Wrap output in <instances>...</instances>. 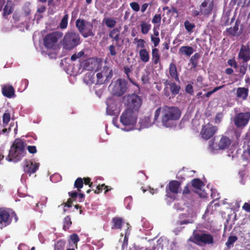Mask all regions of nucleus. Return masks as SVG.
<instances>
[{
    "label": "nucleus",
    "instance_id": "e433bc0d",
    "mask_svg": "<svg viewBox=\"0 0 250 250\" xmlns=\"http://www.w3.org/2000/svg\"><path fill=\"white\" fill-rule=\"evenodd\" d=\"M71 225L72 221L70 217L69 216H66L63 219V229L64 230H67Z\"/></svg>",
    "mask_w": 250,
    "mask_h": 250
},
{
    "label": "nucleus",
    "instance_id": "13d9d810",
    "mask_svg": "<svg viewBox=\"0 0 250 250\" xmlns=\"http://www.w3.org/2000/svg\"><path fill=\"white\" fill-rule=\"evenodd\" d=\"M109 54L111 56H115L116 55L115 46L113 44L110 45L108 47Z\"/></svg>",
    "mask_w": 250,
    "mask_h": 250
},
{
    "label": "nucleus",
    "instance_id": "bf43d9fd",
    "mask_svg": "<svg viewBox=\"0 0 250 250\" xmlns=\"http://www.w3.org/2000/svg\"><path fill=\"white\" fill-rule=\"evenodd\" d=\"M151 41L154 44V46L155 47L159 45L160 42V40L159 37H154L153 36H151Z\"/></svg>",
    "mask_w": 250,
    "mask_h": 250
},
{
    "label": "nucleus",
    "instance_id": "cd10ccee",
    "mask_svg": "<svg viewBox=\"0 0 250 250\" xmlns=\"http://www.w3.org/2000/svg\"><path fill=\"white\" fill-rule=\"evenodd\" d=\"M140 60L145 63L148 62L149 60V55L146 49H142L139 52Z\"/></svg>",
    "mask_w": 250,
    "mask_h": 250
},
{
    "label": "nucleus",
    "instance_id": "4c0bfd02",
    "mask_svg": "<svg viewBox=\"0 0 250 250\" xmlns=\"http://www.w3.org/2000/svg\"><path fill=\"white\" fill-rule=\"evenodd\" d=\"M65 246V241L62 240H60L55 244L54 250H64Z\"/></svg>",
    "mask_w": 250,
    "mask_h": 250
},
{
    "label": "nucleus",
    "instance_id": "69168bd1",
    "mask_svg": "<svg viewBox=\"0 0 250 250\" xmlns=\"http://www.w3.org/2000/svg\"><path fill=\"white\" fill-rule=\"evenodd\" d=\"M242 208L246 212L250 213V204L248 203H245L242 206Z\"/></svg>",
    "mask_w": 250,
    "mask_h": 250
},
{
    "label": "nucleus",
    "instance_id": "37998d69",
    "mask_svg": "<svg viewBox=\"0 0 250 250\" xmlns=\"http://www.w3.org/2000/svg\"><path fill=\"white\" fill-rule=\"evenodd\" d=\"M150 73L148 71L144 72L141 77V81L143 84L149 83Z\"/></svg>",
    "mask_w": 250,
    "mask_h": 250
},
{
    "label": "nucleus",
    "instance_id": "6e6d98bb",
    "mask_svg": "<svg viewBox=\"0 0 250 250\" xmlns=\"http://www.w3.org/2000/svg\"><path fill=\"white\" fill-rule=\"evenodd\" d=\"M228 64L234 68H238V65L234 59H229L227 62Z\"/></svg>",
    "mask_w": 250,
    "mask_h": 250
},
{
    "label": "nucleus",
    "instance_id": "58836bf2",
    "mask_svg": "<svg viewBox=\"0 0 250 250\" xmlns=\"http://www.w3.org/2000/svg\"><path fill=\"white\" fill-rule=\"evenodd\" d=\"M83 182L82 178H78L75 181L74 187L76 188L79 192L81 191V189L83 187Z\"/></svg>",
    "mask_w": 250,
    "mask_h": 250
},
{
    "label": "nucleus",
    "instance_id": "9b49d317",
    "mask_svg": "<svg viewBox=\"0 0 250 250\" xmlns=\"http://www.w3.org/2000/svg\"><path fill=\"white\" fill-rule=\"evenodd\" d=\"M250 119V112H240L236 114L234 117L235 125L238 128H243L248 124Z\"/></svg>",
    "mask_w": 250,
    "mask_h": 250
},
{
    "label": "nucleus",
    "instance_id": "20e7f679",
    "mask_svg": "<svg viewBox=\"0 0 250 250\" xmlns=\"http://www.w3.org/2000/svg\"><path fill=\"white\" fill-rule=\"evenodd\" d=\"M189 241L197 245H212L214 243L213 236L205 230H194L192 236L190 237Z\"/></svg>",
    "mask_w": 250,
    "mask_h": 250
},
{
    "label": "nucleus",
    "instance_id": "c756f323",
    "mask_svg": "<svg viewBox=\"0 0 250 250\" xmlns=\"http://www.w3.org/2000/svg\"><path fill=\"white\" fill-rule=\"evenodd\" d=\"M112 222L113 223L112 229H121L123 224V219L118 217H114L112 218Z\"/></svg>",
    "mask_w": 250,
    "mask_h": 250
},
{
    "label": "nucleus",
    "instance_id": "8fccbe9b",
    "mask_svg": "<svg viewBox=\"0 0 250 250\" xmlns=\"http://www.w3.org/2000/svg\"><path fill=\"white\" fill-rule=\"evenodd\" d=\"M223 117L224 114L223 112L217 113L214 118V123L217 124L220 123Z\"/></svg>",
    "mask_w": 250,
    "mask_h": 250
},
{
    "label": "nucleus",
    "instance_id": "4be33fe9",
    "mask_svg": "<svg viewBox=\"0 0 250 250\" xmlns=\"http://www.w3.org/2000/svg\"><path fill=\"white\" fill-rule=\"evenodd\" d=\"M230 144V139L229 137L223 135L218 143V146L220 149H225L228 148Z\"/></svg>",
    "mask_w": 250,
    "mask_h": 250
},
{
    "label": "nucleus",
    "instance_id": "f8f14e48",
    "mask_svg": "<svg viewBox=\"0 0 250 250\" xmlns=\"http://www.w3.org/2000/svg\"><path fill=\"white\" fill-rule=\"evenodd\" d=\"M181 182L177 180L170 181L166 188L167 196L171 197V194H177L179 192Z\"/></svg>",
    "mask_w": 250,
    "mask_h": 250
},
{
    "label": "nucleus",
    "instance_id": "b1692460",
    "mask_svg": "<svg viewBox=\"0 0 250 250\" xmlns=\"http://www.w3.org/2000/svg\"><path fill=\"white\" fill-rule=\"evenodd\" d=\"M96 63L93 62L92 60L89 59L81 62V66L85 70L92 71L94 69Z\"/></svg>",
    "mask_w": 250,
    "mask_h": 250
},
{
    "label": "nucleus",
    "instance_id": "864d4df0",
    "mask_svg": "<svg viewBox=\"0 0 250 250\" xmlns=\"http://www.w3.org/2000/svg\"><path fill=\"white\" fill-rule=\"evenodd\" d=\"M193 220L192 219H186L178 221L177 222V225L181 226L184 224H192L193 223Z\"/></svg>",
    "mask_w": 250,
    "mask_h": 250
},
{
    "label": "nucleus",
    "instance_id": "e2e57ef3",
    "mask_svg": "<svg viewBox=\"0 0 250 250\" xmlns=\"http://www.w3.org/2000/svg\"><path fill=\"white\" fill-rule=\"evenodd\" d=\"M83 179V184L85 185H88L89 187L91 188L93 185V183L90 182V178L89 177L84 178Z\"/></svg>",
    "mask_w": 250,
    "mask_h": 250
},
{
    "label": "nucleus",
    "instance_id": "774afa93",
    "mask_svg": "<svg viewBox=\"0 0 250 250\" xmlns=\"http://www.w3.org/2000/svg\"><path fill=\"white\" fill-rule=\"evenodd\" d=\"M68 195L71 197L70 198L74 200V199L76 198L78 195V192L74 191L68 192Z\"/></svg>",
    "mask_w": 250,
    "mask_h": 250
},
{
    "label": "nucleus",
    "instance_id": "412c9836",
    "mask_svg": "<svg viewBox=\"0 0 250 250\" xmlns=\"http://www.w3.org/2000/svg\"><path fill=\"white\" fill-rule=\"evenodd\" d=\"M168 70L170 78L177 82H180L176 64L173 62H171L169 65Z\"/></svg>",
    "mask_w": 250,
    "mask_h": 250
},
{
    "label": "nucleus",
    "instance_id": "79ce46f5",
    "mask_svg": "<svg viewBox=\"0 0 250 250\" xmlns=\"http://www.w3.org/2000/svg\"><path fill=\"white\" fill-rule=\"evenodd\" d=\"M184 26L188 32H192L193 29L195 27V25L194 23H190L187 20L184 22Z\"/></svg>",
    "mask_w": 250,
    "mask_h": 250
},
{
    "label": "nucleus",
    "instance_id": "3c124183",
    "mask_svg": "<svg viewBox=\"0 0 250 250\" xmlns=\"http://www.w3.org/2000/svg\"><path fill=\"white\" fill-rule=\"evenodd\" d=\"M84 55L83 51H80L78 53L74 54L71 57V60L72 61H75L77 59L81 58Z\"/></svg>",
    "mask_w": 250,
    "mask_h": 250
},
{
    "label": "nucleus",
    "instance_id": "473e14b6",
    "mask_svg": "<svg viewBox=\"0 0 250 250\" xmlns=\"http://www.w3.org/2000/svg\"><path fill=\"white\" fill-rule=\"evenodd\" d=\"M103 189H105L104 193L106 194L109 190H111L112 188H108V186H105L104 184L99 185L97 186L96 189L94 190V193L96 194H99L101 193Z\"/></svg>",
    "mask_w": 250,
    "mask_h": 250
},
{
    "label": "nucleus",
    "instance_id": "a878e982",
    "mask_svg": "<svg viewBox=\"0 0 250 250\" xmlns=\"http://www.w3.org/2000/svg\"><path fill=\"white\" fill-rule=\"evenodd\" d=\"M152 62L153 64H157L160 63L161 55L159 53L158 49L154 48L152 49Z\"/></svg>",
    "mask_w": 250,
    "mask_h": 250
},
{
    "label": "nucleus",
    "instance_id": "a211bd4d",
    "mask_svg": "<svg viewBox=\"0 0 250 250\" xmlns=\"http://www.w3.org/2000/svg\"><path fill=\"white\" fill-rule=\"evenodd\" d=\"M1 86V92L4 96L8 98H11L15 96V89L12 85L4 84Z\"/></svg>",
    "mask_w": 250,
    "mask_h": 250
},
{
    "label": "nucleus",
    "instance_id": "de8ad7c7",
    "mask_svg": "<svg viewBox=\"0 0 250 250\" xmlns=\"http://www.w3.org/2000/svg\"><path fill=\"white\" fill-rule=\"evenodd\" d=\"M247 0H231V3L232 5L237 4L238 6L244 7Z\"/></svg>",
    "mask_w": 250,
    "mask_h": 250
},
{
    "label": "nucleus",
    "instance_id": "a19ab883",
    "mask_svg": "<svg viewBox=\"0 0 250 250\" xmlns=\"http://www.w3.org/2000/svg\"><path fill=\"white\" fill-rule=\"evenodd\" d=\"M68 15L67 14H65V15L62 18L61 22L60 23V27L61 29H64L66 28L68 25Z\"/></svg>",
    "mask_w": 250,
    "mask_h": 250
},
{
    "label": "nucleus",
    "instance_id": "ea45409f",
    "mask_svg": "<svg viewBox=\"0 0 250 250\" xmlns=\"http://www.w3.org/2000/svg\"><path fill=\"white\" fill-rule=\"evenodd\" d=\"M237 240L238 238L236 236H229L226 243V246L228 248H230Z\"/></svg>",
    "mask_w": 250,
    "mask_h": 250
},
{
    "label": "nucleus",
    "instance_id": "dca6fc26",
    "mask_svg": "<svg viewBox=\"0 0 250 250\" xmlns=\"http://www.w3.org/2000/svg\"><path fill=\"white\" fill-rule=\"evenodd\" d=\"M39 163L26 160L25 161V165L23 167L24 171L30 176L37 171L39 169Z\"/></svg>",
    "mask_w": 250,
    "mask_h": 250
},
{
    "label": "nucleus",
    "instance_id": "9d476101",
    "mask_svg": "<svg viewBox=\"0 0 250 250\" xmlns=\"http://www.w3.org/2000/svg\"><path fill=\"white\" fill-rule=\"evenodd\" d=\"M217 130L218 127L216 126L208 123L202 126L200 135L203 139L208 140L213 136Z\"/></svg>",
    "mask_w": 250,
    "mask_h": 250
},
{
    "label": "nucleus",
    "instance_id": "72a5a7b5",
    "mask_svg": "<svg viewBox=\"0 0 250 250\" xmlns=\"http://www.w3.org/2000/svg\"><path fill=\"white\" fill-rule=\"evenodd\" d=\"M200 55L198 53H195L190 59V62L192 67L195 68L198 65V60Z\"/></svg>",
    "mask_w": 250,
    "mask_h": 250
},
{
    "label": "nucleus",
    "instance_id": "f257e3e1",
    "mask_svg": "<svg viewBox=\"0 0 250 250\" xmlns=\"http://www.w3.org/2000/svg\"><path fill=\"white\" fill-rule=\"evenodd\" d=\"M161 114V121L163 126L167 128H171L175 125V122L178 120L181 115L180 110L173 106L164 105L158 108L155 111L154 121H157Z\"/></svg>",
    "mask_w": 250,
    "mask_h": 250
},
{
    "label": "nucleus",
    "instance_id": "2f4dec72",
    "mask_svg": "<svg viewBox=\"0 0 250 250\" xmlns=\"http://www.w3.org/2000/svg\"><path fill=\"white\" fill-rule=\"evenodd\" d=\"M141 32L143 34H146L151 29V25L145 21H142L140 24Z\"/></svg>",
    "mask_w": 250,
    "mask_h": 250
},
{
    "label": "nucleus",
    "instance_id": "09e8293b",
    "mask_svg": "<svg viewBox=\"0 0 250 250\" xmlns=\"http://www.w3.org/2000/svg\"><path fill=\"white\" fill-rule=\"evenodd\" d=\"M10 120V114L4 113L2 116V121L3 125H7Z\"/></svg>",
    "mask_w": 250,
    "mask_h": 250
},
{
    "label": "nucleus",
    "instance_id": "680f3d73",
    "mask_svg": "<svg viewBox=\"0 0 250 250\" xmlns=\"http://www.w3.org/2000/svg\"><path fill=\"white\" fill-rule=\"evenodd\" d=\"M120 30L117 28H115L110 31L109 34V36L110 38L112 37L113 36H115L118 33H120Z\"/></svg>",
    "mask_w": 250,
    "mask_h": 250
},
{
    "label": "nucleus",
    "instance_id": "7c9ffc66",
    "mask_svg": "<svg viewBox=\"0 0 250 250\" xmlns=\"http://www.w3.org/2000/svg\"><path fill=\"white\" fill-rule=\"evenodd\" d=\"M191 185L194 188L200 189L204 186L203 182L199 178H195L191 181Z\"/></svg>",
    "mask_w": 250,
    "mask_h": 250
},
{
    "label": "nucleus",
    "instance_id": "c03bdc74",
    "mask_svg": "<svg viewBox=\"0 0 250 250\" xmlns=\"http://www.w3.org/2000/svg\"><path fill=\"white\" fill-rule=\"evenodd\" d=\"M70 239L71 242L73 243L72 247H74L77 248L78 242L80 241V238L78 234L74 233L70 235Z\"/></svg>",
    "mask_w": 250,
    "mask_h": 250
},
{
    "label": "nucleus",
    "instance_id": "f704fd0d",
    "mask_svg": "<svg viewBox=\"0 0 250 250\" xmlns=\"http://www.w3.org/2000/svg\"><path fill=\"white\" fill-rule=\"evenodd\" d=\"M124 72L125 73L126 75V76H127V78L128 79V80L130 81V82L132 83L133 85H135L136 86H137V87H138V89L139 90L140 89V87L139 86V85L136 83L131 78H130L129 77V73L131 72V69L127 66H124Z\"/></svg>",
    "mask_w": 250,
    "mask_h": 250
},
{
    "label": "nucleus",
    "instance_id": "7ed1b4c3",
    "mask_svg": "<svg viewBox=\"0 0 250 250\" xmlns=\"http://www.w3.org/2000/svg\"><path fill=\"white\" fill-rule=\"evenodd\" d=\"M62 43L63 49L70 51L81 43L80 35L75 31H68L65 34Z\"/></svg>",
    "mask_w": 250,
    "mask_h": 250
},
{
    "label": "nucleus",
    "instance_id": "6e6552de",
    "mask_svg": "<svg viewBox=\"0 0 250 250\" xmlns=\"http://www.w3.org/2000/svg\"><path fill=\"white\" fill-rule=\"evenodd\" d=\"M62 32L55 31L47 34L44 38V46L49 49H52L58 41V39L62 37Z\"/></svg>",
    "mask_w": 250,
    "mask_h": 250
},
{
    "label": "nucleus",
    "instance_id": "4468645a",
    "mask_svg": "<svg viewBox=\"0 0 250 250\" xmlns=\"http://www.w3.org/2000/svg\"><path fill=\"white\" fill-rule=\"evenodd\" d=\"M12 222L9 210L6 208H0V225L2 227H6L9 225Z\"/></svg>",
    "mask_w": 250,
    "mask_h": 250
},
{
    "label": "nucleus",
    "instance_id": "ddd939ff",
    "mask_svg": "<svg viewBox=\"0 0 250 250\" xmlns=\"http://www.w3.org/2000/svg\"><path fill=\"white\" fill-rule=\"evenodd\" d=\"M214 7L213 0L209 2V0H204L199 5L201 15L208 16L212 13Z\"/></svg>",
    "mask_w": 250,
    "mask_h": 250
},
{
    "label": "nucleus",
    "instance_id": "aec40b11",
    "mask_svg": "<svg viewBox=\"0 0 250 250\" xmlns=\"http://www.w3.org/2000/svg\"><path fill=\"white\" fill-rule=\"evenodd\" d=\"M249 92L248 88L239 87L236 89V96L238 99L245 101L247 99Z\"/></svg>",
    "mask_w": 250,
    "mask_h": 250
},
{
    "label": "nucleus",
    "instance_id": "2eb2a0df",
    "mask_svg": "<svg viewBox=\"0 0 250 250\" xmlns=\"http://www.w3.org/2000/svg\"><path fill=\"white\" fill-rule=\"evenodd\" d=\"M238 57L242 59L244 62H247L250 60V47L248 44L241 45Z\"/></svg>",
    "mask_w": 250,
    "mask_h": 250
},
{
    "label": "nucleus",
    "instance_id": "49530a36",
    "mask_svg": "<svg viewBox=\"0 0 250 250\" xmlns=\"http://www.w3.org/2000/svg\"><path fill=\"white\" fill-rule=\"evenodd\" d=\"M129 5L132 10L135 12H138L140 10V7L137 2L133 1L130 3Z\"/></svg>",
    "mask_w": 250,
    "mask_h": 250
},
{
    "label": "nucleus",
    "instance_id": "39448f33",
    "mask_svg": "<svg viewBox=\"0 0 250 250\" xmlns=\"http://www.w3.org/2000/svg\"><path fill=\"white\" fill-rule=\"evenodd\" d=\"M112 95L120 97L124 95L127 89V82L125 80L118 79L109 86Z\"/></svg>",
    "mask_w": 250,
    "mask_h": 250
},
{
    "label": "nucleus",
    "instance_id": "c85d7f7f",
    "mask_svg": "<svg viewBox=\"0 0 250 250\" xmlns=\"http://www.w3.org/2000/svg\"><path fill=\"white\" fill-rule=\"evenodd\" d=\"M179 52L188 56L191 55L193 52V48L189 46H182L179 49Z\"/></svg>",
    "mask_w": 250,
    "mask_h": 250
},
{
    "label": "nucleus",
    "instance_id": "f03ea898",
    "mask_svg": "<svg viewBox=\"0 0 250 250\" xmlns=\"http://www.w3.org/2000/svg\"><path fill=\"white\" fill-rule=\"evenodd\" d=\"M26 144L21 139H16L11 146L6 160L14 163L21 161L26 154Z\"/></svg>",
    "mask_w": 250,
    "mask_h": 250
},
{
    "label": "nucleus",
    "instance_id": "338daca9",
    "mask_svg": "<svg viewBox=\"0 0 250 250\" xmlns=\"http://www.w3.org/2000/svg\"><path fill=\"white\" fill-rule=\"evenodd\" d=\"M23 9L25 16H27L30 14L31 10L28 6L25 5L23 8Z\"/></svg>",
    "mask_w": 250,
    "mask_h": 250
},
{
    "label": "nucleus",
    "instance_id": "423d86ee",
    "mask_svg": "<svg viewBox=\"0 0 250 250\" xmlns=\"http://www.w3.org/2000/svg\"><path fill=\"white\" fill-rule=\"evenodd\" d=\"M142 104V99L137 94L133 93L127 96L126 105L127 109H130L132 111H138Z\"/></svg>",
    "mask_w": 250,
    "mask_h": 250
},
{
    "label": "nucleus",
    "instance_id": "0e129e2a",
    "mask_svg": "<svg viewBox=\"0 0 250 250\" xmlns=\"http://www.w3.org/2000/svg\"><path fill=\"white\" fill-rule=\"evenodd\" d=\"M138 44L137 45V47H141L143 49H145V41L143 40V39H139V40H138Z\"/></svg>",
    "mask_w": 250,
    "mask_h": 250
},
{
    "label": "nucleus",
    "instance_id": "5701e85b",
    "mask_svg": "<svg viewBox=\"0 0 250 250\" xmlns=\"http://www.w3.org/2000/svg\"><path fill=\"white\" fill-rule=\"evenodd\" d=\"M15 4L11 0H8L3 10V16L5 17L11 14L14 11Z\"/></svg>",
    "mask_w": 250,
    "mask_h": 250
},
{
    "label": "nucleus",
    "instance_id": "bb28decb",
    "mask_svg": "<svg viewBox=\"0 0 250 250\" xmlns=\"http://www.w3.org/2000/svg\"><path fill=\"white\" fill-rule=\"evenodd\" d=\"M99 73L105 77V80H110L113 76L112 70L107 66L103 67L102 70Z\"/></svg>",
    "mask_w": 250,
    "mask_h": 250
},
{
    "label": "nucleus",
    "instance_id": "603ef678",
    "mask_svg": "<svg viewBox=\"0 0 250 250\" xmlns=\"http://www.w3.org/2000/svg\"><path fill=\"white\" fill-rule=\"evenodd\" d=\"M161 14H155L152 19V22L154 24H160L161 21Z\"/></svg>",
    "mask_w": 250,
    "mask_h": 250
},
{
    "label": "nucleus",
    "instance_id": "5fc2aeb1",
    "mask_svg": "<svg viewBox=\"0 0 250 250\" xmlns=\"http://www.w3.org/2000/svg\"><path fill=\"white\" fill-rule=\"evenodd\" d=\"M153 0H151L149 3H143L141 7V11L142 13H144L147 8H148L149 5H151L153 4Z\"/></svg>",
    "mask_w": 250,
    "mask_h": 250
},
{
    "label": "nucleus",
    "instance_id": "0eeeda50",
    "mask_svg": "<svg viewBox=\"0 0 250 250\" xmlns=\"http://www.w3.org/2000/svg\"><path fill=\"white\" fill-rule=\"evenodd\" d=\"M88 24H89L90 28H87L85 29V21L83 19H78L76 21V27L80 33L84 38H86L90 36L93 37L95 35V34L92 30V24L90 22Z\"/></svg>",
    "mask_w": 250,
    "mask_h": 250
},
{
    "label": "nucleus",
    "instance_id": "6ab92c4d",
    "mask_svg": "<svg viewBox=\"0 0 250 250\" xmlns=\"http://www.w3.org/2000/svg\"><path fill=\"white\" fill-rule=\"evenodd\" d=\"M97 79L96 81L95 80L94 73L91 75H89V80L91 83H95L96 84H103L109 82V80H105V77L102 74L97 73L96 74Z\"/></svg>",
    "mask_w": 250,
    "mask_h": 250
},
{
    "label": "nucleus",
    "instance_id": "a18cd8bd",
    "mask_svg": "<svg viewBox=\"0 0 250 250\" xmlns=\"http://www.w3.org/2000/svg\"><path fill=\"white\" fill-rule=\"evenodd\" d=\"M238 70H237V72H239L242 76H243L246 73L247 70V64H243L238 67Z\"/></svg>",
    "mask_w": 250,
    "mask_h": 250
},
{
    "label": "nucleus",
    "instance_id": "393cba45",
    "mask_svg": "<svg viewBox=\"0 0 250 250\" xmlns=\"http://www.w3.org/2000/svg\"><path fill=\"white\" fill-rule=\"evenodd\" d=\"M165 84L169 85L170 90L173 96H175L179 93L181 89L180 85H177L175 83H170L168 80L166 81Z\"/></svg>",
    "mask_w": 250,
    "mask_h": 250
},
{
    "label": "nucleus",
    "instance_id": "052dcab7",
    "mask_svg": "<svg viewBox=\"0 0 250 250\" xmlns=\"http://www.w3.org/2000/svg\"><path fill=\"white\" fill-rule=\"evenodd\" d=\"M27 149L31 154H35L37 151L36 147L34 146H28L27 147Z\"/></svg>",
    "mask_w": 250,
    "mask_h": 250
},
{
    "label": "nucleus",
    "instance_id": "c9c22d12",
    "mask_svg": "<svg viewBox=\"0 0 250 250\" xmlns=\"http://www.w3.org/2000/svg\"><path fill=\"white\" fill-rule=\"evenodd\" d=\"M103 21L105 22L106 25L109 28L114 27L116 24V21L111 18H104Z\"/></svg>",
    "mask_w": 250,
    "mask_h": 250
},
{
    "label": "nucleus",
    "instance_id": "1a4fd4ad",
    "mask_svg": "<svg viewBox=\"0 0 250 250\" xmlns=\"http://www.w3.org/2000/svg\"><path fill=\"white\" fill-rule=\"evenodd\" d=\"M120 121L124 125H133L136 123L137 117L132 110L126 109L122 114Z\"/></svg>",
    "mask_w": 250,
    "mask_h": 250
},
{
    "label": "nucleus",
    "instance_id": "4d7b16f0",
    "mask_svg": "<svg viewBox=\"0 0 250 250\" xmlns=\"http://www.w3.org/2000/svg\"><path fill=\"white\" fill-rule=\"evenodd\" d=\"M185 91L187 93H188L190 95H193L194 90L192 85L190 84H188L187 85L185 88Z\"/></svg>",
    "mask_w": 250,
    "mask_h": 250
},
{
    "label": "nucleus",
    "instance_id": "f3484780",
    "mask_svg": "<svg viewBox=\"0 0 250 250\" xmlns=\"http://www.w3.org/2000/svg\"><path fill=\"white\" fill-rule=\"evenodd\" d=\"M240 24L241 20L239 19H236L234 26L233 27L227 28L226 29V32L228 33L229 35L233 37L239 36L243 32V29L241 28L239 32V34H237V32L239 30V26L240 25Z\"/></svg>",
    "mask_w": 250,
    "mask_h": 250
}]
</instances>
